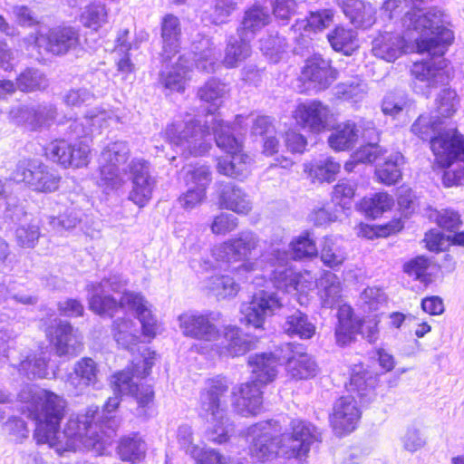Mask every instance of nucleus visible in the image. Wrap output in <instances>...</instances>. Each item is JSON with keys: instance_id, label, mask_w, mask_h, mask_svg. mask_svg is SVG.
<instances>
[{"instance_id": "1", "label": "nucleus", "mask_w": 464, "mask_h": 464, "mask_svg": "<svg viewBox=\"0 0 464 464\" xmlns=\"http://www.w3.org/2000/svg\"><path fill=\"white\" fill-rule=\"evenodd\" d=\"M21 413L34 422L33 437L38 445L48 444L65 451L88 450L104 455L117 436L118 427L110 419L95 420L92 415L71 416L61 430L67 414L66 400L50 390L32 393Z\"/></svg>"}, {"instance_id": "2", "label": "nucleus", "mask_w": 464, "mask_h": 464, "mask_svg": "<svg viewBox=\"0 0 464 464\" xmlns=\"http://www.w3.org/2000/svg\"><path fill=\"white\" fill-rule=\"evenodd\" d=\"M443 124L437 116L422 113L412 123L411 132L429 142L434 164L444 169L443 186L457 187L464 182V135L458 128L441 130Z\"/></svg>"}, {"instance_id": "3", "label": "nucleus", "mask_w": 464, "mask_h": 464, "mask_svg": "<svg viewBox=\"0 0 464 464\" xmlns=\"http://www.w3.org/2000/svg\"><path fill=\"white\" fill-rule=\"evenodd\" d=\"M371 379L363 363L353 366L347 386L350 393L337 398L328 415L329 426L335 436L345 437L358 429L362 416L361 404L368 401Z\"/></svg>"}, {"instance_id": "4", "label": "nucleus", "mask_w": 464, "mask_h": 464, "mask_svg": "<svg viewBox=\"0 0 464 464\" xmlns=\"http://www.w3.org/2000/svg\"><path fill=\"white\" fill-rule=\"evenodd\" d=\"M335 317L334 335L335 344L338 347L345 348L354 343L359 334L370 343H374L377 341L380 321L376 317L364 318L359 316L349 304H340Z\"/></svg>"}, {"instance_id": "5", "label": "nucleus", "mask_w": 464, "mask_h": 464, "mask_svg": "<svg viewBox=\"0 0 464 464\" xmlns=\"http://www.w3.org/2000/svg\"><path fill=\"white\" fill-rule=\"evenodd\" d=\"M149 355L140 362L116 372L113 374V386L118 392L127 389V393L131 396L137 407L142 413H146L154 403L155 392L153 386L148 383L134 382V379L140 380L150 375L154 364L155 353L148 351Z\"/></svg>"}, {"instance_id": "6", "label": "nucleus", "mask_w": 464, "mask_h": 464, "mask_svg": "<svg viewBox=\"0 0 464 464\" xmlns=\"http://www.w3.org/2000/svg\"><path fill=\"white\" fill-rule=\"evenodd\" d=\"M215 140L218 149L230 156V160L223 157L216 159L217 171L222 176L235 179H242L249 172L251 158L244 150L243 140L229 131V126L220 124L215 130Z\"/></svg>"}, {"instance_id": "7", "label": "nucleus", "mask_w": 464, "mask_h": 464, "mask_svg": "<svg viewBox=\"0 0 464 464\" xmlns=\"http://www.w3.org/2000/svg\"><path fill=\"white\" fill-rule=\"evenodd\" d=\"M419 6L410 7L411 10L405 14L409 21V27L420 33L430 32L432 36L417 38L416 51L420 54L427 53L443 56L454 41L453 32L445 26L435 27L428 14H424Z\"/></svg>"}, {"instance_id": "8", "label": "nucleus", "mask_w": 464, "mask_h": 464, "mask_svg": "<svg viewBox=\"0 0 464 464\" xmlns=\"http://www.w3.org/2000/svg\"><path fill=\"white\" fill-rule=\"evenodd\" d=\"M13 179L36 193L51 194L59 190L63 178L57 170L43 161L26 158L17 163Z\"/></svg>"}, {"instance_id": "9", "label": "nucleus", "mask_w": 464, "mask_h": 464, "mask_svg": "<svg viewBox=\"0 0 464 464\" xmlns=\"http://www.w3.org/2000/svg\"><path fill=\"white\" fill-rule=\"evenodd\" d=\"M90 143L82 138L70 141L65 138H55L42 147L43 156L62 169H82L91 161Z\"/></svg>"}, {"instance_id": "10", "label": "nucleus", "mask_w": 464, "mask_h": 464, "mask_svg": "<svg viewBox=\"0 0 464 464\" xmlns=\"http://www.w3.org/2000/svg\"><path fill=\"white\" fill-rule=\"evenodd\" d=\"M338 72L331 64V62L320 55H313L307 58L297 78L301 93H306L309 90L322 92L329 88L337 79Z\"/></svg>"}, {"instance_id": "11", "label": "nucleus", "mask_w": 464, "mask_h": 464, "mask_svg": "<svg viewBox=\"0 0 464 464\" xmlns=\"http://www.w3.org/2000/svg\"><path fill=\"white\" fill-rule=\"evenodd\" d=\"M32 37L38 53L45 52L55 56L64 55L80 45L79 32L71 25H58L45 34L36 33Z\"/></svg>"}, {"instance_id": "12", "label": "nucleus", "mask_w": 464, "mask_h": 464, "mask_svg": "<svg viewBox=\"0 0 464 464\" xmlns=\"http://www.w3.org/2000/svg\"><path fill=\"white\" fill-rule=\"evenodd\" d=\"M321 441V433L313 423L301 419H294L289 424L284 454L288 459H305L310 452L311 446Z\"/></svg>"}, {"instance_id": "13", "label": "nucleus", "mask_w": 464, "mask_h": 464, "mask_svg": "<svg viewBox=\"0 0 464 464\" xmlns=\"http://www.w3.org/2000/svg\"><path fill=\"white\" fill-rule=\"evenodd\" d=\"M77 332L70 322L59 321L48 325L44 329V335L57 357H75L84 349L82 339Z\"/></svg>"}, {"instance_id": "14", "label": "nucleus", "mask_w": 464, "mask_h": 464, "mask_svg": "<svg viewBox=\"0 0 464 464\" xmlns=\"http://www.w3.org/2000/svg\"><path fill=\"white\" fill-rule=\"evenodd\" d=\"M428 59L414 62L410 69V76L413 82H424L429 88L446 85L452 79V69L449 60L440 55H432Z\"/></svg>"}, {"instance_id": "15", "label": "nucleus", "mask_w": 464, "mask_h": 464, "mask_svg": "<svg viewBox=\"0 0 464 464\" xmlns=\"http://www.w3.org/2000/svg\"><path fill=\"white\" fill-rule=\"evenodd\" d=\"M282 364L290 381H305L315 377L317 365L305 352V347L297 343L281 344Z\"/></svg>"}, {"instance_id": "16", "label": "nucleus", "mask_w": 464, "mask_h": 464, "mask_svg": "<svg viewBox=\"0 0 464 464\" xmlns=\"http://www.w3.org/2000/svg\"><path fill=\"white\" fill-rule=\"evenodd\" d=\"M330 108L320 100L298 102L292 111V119L302 130L321 134L329 130Z\"/></svg>"}, {"instance_id": "17", "label": "nucleus", "mask_w": 464, "mask_h": 464, "mask_svg": "<svg viewBox=\"0 0 464 464\" xmlns=\"http://www.w3.org/2000/svg\"><path fill=\"white\" fill-rule=\"evenodd\" d=\"M282 307L276 294L261 290L255 293L245 310L246 321L255 327L263 326L266 317L271 316Z\"/></svg>"}, {"instance_id": "18", "label": "nucleus", "mask_w": 464, "mask_h": 464, "mask_svg": "<svg viewBox=\"0 0 464 464\" xmlns=\"http://www.w3.org/2000/svg\"><path fill=\"white\" fill-rule=\"evenodd\" d=\"M281 356V344L274 352L249 356L247 365L251 368L253 379L264 386L273 382L278 374L277 366L282 364Z\"/></svg>"}, {"instance_id": "19", "label": "nucleus", "mask_w": 464, "mask_h": 464, "mask_svg": "<svg viewBox=\"0 0 464 464\" xmlns=\"http://www.w3.org/2000/svg\"><path fill=\"white\" fill-rule=\"evenodd\" d=\"M132 175V189L129 199L139 208L145 207L152 197L153 180L149 175L148 165L145 160H133L130 166Z\"/></svg>"}, {"instance_id": "20", "label": "nucleus", "mask_w": 464, "mask_h": 464, "mask_svg": "<svg viewBox=\"0 0 464 464\" xmlns=\"http://www.w3.org/2000/svg\"><path fill=\"white\" fill-rule=\"evenodd\" d=\"M218 206L237 215L246 216L252 204L245 189L232 182H221L218 190Z\"/></svg>"}, {"instance_id": "21", "label": "nucleus", "mask_w": 464, "mask_h": 464, "mask_svg": "<svg viewBox=\"0 0 464 464\" xmlns=\"http://www.w3.org/2000/svg\"><path fill=\"white\" fill-rule=\"evenodd\" d=\"M263 387L254 379L240 384L232 392L234 404L246 414L257 415L263 405Z\"/></svg>"}, {"instance_id": "22", "label": "nucleus", "mask_w": 464, "mask_h": 464, "mask_svg": "<svg viewBox=\"0 0 464 464\" xmlns=\"http://www.w3.org/2000/svg\"><path fill=\"white\" fill-rule=\"evenodd\" d=\"M100 369L98 363L88 356L78 360L68 376V382L78 392L95 387L99 382Z\"/></svg>"}, {"instance_id": "23", "label": "nucleus", "mask_w": 464, "mask_h": 464, "mask_svg": "<svg viewBox=\"0 0 464 464\" xmlns=\"http://www.w3.org/2000/svg\"><path fill=\"white\" fill-rule=\"evenodd\" d=\"M350 23L359 29H368L376 22V10L362 0H336Z\"/></svg>"}, {"instance_id": "24", "label": "nucleus", "mask_w": 464, "mask_h": 464, "mask_svg": "<svg viewBox=\"0 0 464 464\" xmlns=\"http://www.w3.org/2000/svg\"><path fill=\"white\" fill-rule=\"evenodd\" d=\"M181 25L178 16L166 14L160 22V36L162 39V56L171 60L180 50Z\"/></svg>"}, {"instance_id": "25", "label": "nucleus", "mask_w": 464, "mask_h": 464, "mask_svg": "<svg viewBox=\"0 0 464 464\" xmlns=\"http://www.w3.org/2000/svg\"><path fill=\"white\" fill-rule=\"evenodd\" d=\"M406 47L407 44L403 36L386 32L374 38L372 53L380 59L392 63L405 53Z\"/></svg>"}, {"instance_id": "26", "label": "nucleus", "mask_w": 464, "mask_h": 464, "mask_svg": "<svg viewBox=\"0 0 464 464\" xmlns=\"http://www.w3.org/2000/svg\"><path fill=\"white\" fill-rule=\"evenodd\" d=\"M224 339V353L231 358L245 355L250 351L255 350L259 342L258 337L245 334L236 326L225 328Z\"/></svg>"}, {"instance_id": "27", "label": "nucleus", "mask_w": 464, "mask_h": 464, "mask_svg": "<svg viewBox=\"0 0 464 464\" xmlns=\"http://www.w3.org/2000/svg\"><path fill=\"white\" fill-rule=\"evenodd\" d=\"M341 171V164L333 157L313 160L304 165V172L312 183H332Z\"/></svg>"}, {"instance_id": "28", "label": "nucleus", "mask_w": 464, "mask_h": 464, "mask_svg": "<svg viewBox=\"0 0 464 464\" xmlns=\"http://www.w3.org/2000/svg\"><path fill=\"white\" fill-rule=\"evenodd\" d=\"M394 206L393 198L384 191L362 197L355 205L356 210L370 219L381 218Z\"/></svg>"}, {"instance_id": "29", "label": "nucleus", "mask_w": 464, "mask_h": 464, "mask_svg": "<svg viewBox=\"0 0 464 464\" xmlns=\"http://www.w3.org/2000/svg\"><path fill=\"white\" fill-rule=\"evenodd\" d=\"M225 256L234 261L247 259L258 246V239L252 233L240 234L221 244Z\"/></svg>"}, {"instance_id": "30", "label": "nucleus", "mask_w": 464, "mask_h": 464, "mask_svg": "<svg viewBox=\"0 0 464 464\" xmlns=\"http://www.w3.org/2000/svg\"><path fill=\"white\" fill-rule=\"evenodd\" d=\"M179 322L186 336L208 341L215 334V327L207 315L184 314L179 316Z\"/></svg>"}, {"instance_id": "31", "label": "nucleus", "mask_w": 464, "mask_h": 464, "mask_svg": "<svg viewBox=\"0 0 464 464\" xmlns=\"http://www.w3.org/2000/svg\"><path fill=\"white\" fill-rule=\"evenodd\" d=\"M404 227V224L400 218H392L384 224H368L359 222L356 227V235L360 238L374 240L385 238L400 233Z\"/></svg>"}, {"instance_id": "32", "label": "nucleus", "mask_w": 464, "mask_h": 464, "mask_svg": "<svg viewBox=\"0 0 464 464\" xmlns=\"http://www.w3.org/2000/svg\"><path fill=\"white\" fill-rule=\"evenodd\" d=\"M116 453L124 462L134 464L145 458V442L139 432H132L120 438Z\"/></svg>"}, {"instance_id": "33", "label": "nucleus", "mask_w": 464, "mask_h": 464, "mask_svg": "<svg viewBox=\"0 0 464 464\" xmlns=\"http://www.w3.org/2000/svg\"><path fill=\"white\" fill-rule=\"evenodd\" d=\"M358 140V129L354 122L350 121L342 122L334 127L329 135L328 145L334 151H345L352 149Z\"/></svg>"}, {"instance_id": "34", "label": "nucleus", "mask_w": 464, "mask_h": 464, "mask_svg": "<svg viewBox=\"0 0 464 464\" xmlns=\"http://www.w3.org/2000/svg\"><path fill=\"white\" fill-rule=\"evenodd\" d=\"M327 39L334 51L345 55L352 54L359 47L356 32L342 24L336 25L327 34Z\"/></svg>"}, {"instance_id": "35", "label": "nucleus", "mask_w": 464, "mask_h": 464, "mask_svg": "<svg viewBox=\"0 0 464 464\" xmlns=\"http://www.w3.org/2000/svg\"><path fill=\"white\" fill-rule=\"evenodd\" d=\"M79 20L84 28L98 32L109 21V9L102 2L92 1L84 6Z\"/></svg>"}, {"instance_id": "36", "label": "nucleus", "mask_w": 464, "mask_h": 464, "mask_svg": "<svg viewBox=\"0 0 464 464\" xmlns=\"http://www.w3.org/2000/svg\"><path fill=\"white\" fill-rule=\"evenodd\" d=\"M102 158L100 178L105 185H113L120 178V166L127 161V157L119 151L106 150Z\"/></svg>"}, {"instance_id": "37", "label": "nucleus", "mask_w": 464, "mask_h": 464, "mask_svg": "<svg viewBox=\"0 0 464 464\" xmlns=\"http://www.w3.org/2000/svg\"><path fill=\"white\" fill-rule=\"evenodd\" d=\"M206 288L218 299H227L236 296L240 285L228 274H215L208 277Z\"/></svg>"}, {"instance_id": "38", "label": "nucleus", "mask_w": 464, "mask_h": 464, "mask_svg": "<svg viewBox=\"0 0 464 464\" xmlns=\"http://www.w3.org/2000/svg\"><path fill=\"white\" fill-rule=\"evenodd\" d=\"M289 252L294 261L316 257L318 249L312 233L309 230H304L299 236L293 237L289 243Z\"/></svg>"}, {"instance_id": "39", "label": "nucleus", "mask_w": 464, "mask_h": 464, "mask_svg": "<svg viewBox=\"0 0 464 464\" xmlns=\"http://www.w3.org/2000/svg\"><path fill=\"white\" fill-rule=\"evenodd\" d=\"M320 259L325 266L337 269L343 265L347 255L337 239L326 236L323 238L321 245Z\"/></svg>"}, {"instance_id": "40", "label": "nucleus", "mask_w": 464, "mask_h": 464, "mask_svg": "<svg viewBox=\"0 0 464 464\" xmlns=\"http://www.w3.org/2000/svg\"><path fill=\"white\" fill-rule=\"evenodd\" d=\"M459 105L460 98L455 89H442L435 99L437 117L444 123L457 113Z\"/></svg>"}, {"instance_id": "41", "label": "nucleus", "mask_w": 464, "mask_h": 464, "mask_svg": "<svg viewBox=\"0 0 464 464\" xmlns=\"http://www.w3.org/2000/svg\"><path fill=\"white\" fill-rule=\"evenodd\" d=\"M430 265V257L425 255H419L404 262L401 269L409 277L420 281L427 287L434 281L432 275L428 273Z\"/></svg>"}, {"instance_id": "42", "label": "nucleus", "mask_w": 464, "mask_h": 464, "mask_svg": "<svg viewBox=\"0 0 464 464\" xmlns=\"http://www.w3.org/2000/svg\"><path fill=\"white\" fill-rule=\"evenodd\" d=\"M278 440L266 428L254 439L249 446V454L256 461H265L275 453Z\"/></svg>"}, {"instance_id": "43", "label": "nucleus", "mask_w": 464, "mask_h": 464, "mask_svg": "<svg viewBox=\"0 0 464 464\" xmlns=\"http://www.w3.org/2000/svg\"><path fill=\"white\" fill-rule=\"evenodd\" d=\"M225 93L224 84L216 79H210L198 88L197 96L202 102L213 107L208 111V113L214 114L221 107Z\"/></svg>"}, {"instance_id": "44", "label": "nucleus", "mask_w": 464, "mask_h": 464, "mask_svg": "<svg viewBox=\"0 0 464 464\" xmlns=\"http://www.w3.org/2000/svg\"><path fill=\"white\" fill-rule=\"evenodd\" d=\"M315 331L314 324L301 311H296L286 318L285 333L289 336L296 335L301 339H311L315 334Z\"/></svg>"}, {"instance_id": "45", "label": "nucleus", "mask_w": 464, "mask_h": 464, "mask_svg": "<svg viewBox=\"0 0 464 464\" xmlns=\"http://www.w3.org/2000/svg\"><path fill=\"white\" fill-rule=\"evenodd\" d=\"M135 324L129 318H119L111 326L112 335L115 341L124 347L136 344L138 336L135 334Z\"/></svg>"}, {"instance_id": "46", "label": "nucleus", "mask_w": 464, "mask_h": 464, "mask_svg": "<svg viewBox=\"0 0 464 464\" xmlns=\"http://www.w3.org/2000/svg\"><path fill=\"white\" fill-rule=\"evenodd\" d=\"M213 181L212 170L209 165H193L186 174V185L191 186L204 191H208V188Z\"/></svg>"}, {"instance_id": "47", "label": "nucleus", "mask_w": 464, "mask_h": 464, "mask_svg": "<svg viewBox=\"0 0 464 464\" xmlns=\"http://www.w3.org/2000/svg\"><path fill=\"white\" fill-rule=\"evenodd\" d=\"M334 11L332 9H320L310 12L303 20L304 30L306 32H322L334 22Z\"/></svg>"}, {"instance_id": "48", "label": "nucleus", "mask_w": 464, "mask_h": 464, "mask_svg": "<svg viewBox=\"0 0 464 464\" xmlns=\"http://www.w3.org/2000/svg\"><path fill=\"white\" fill-rule=\"evenodd\" d=\"M250 54L251 48L247 42L244 40L236 41L227 46L222 63L226 68H235Z\"/></svg>"}, {"instance_id": "49", "label": "nucleus", "mask_w": 464, "mask_h": 464, "mask_svg": "<svg viewBox=\"0 0 464 464\" xmlns=\"http://www.w3.org/2000/svg\"><path fill=\"white\" fill-rule=\"evenodd\" d=\"M228 391V383L225 378L217 377L210 380V385L206 392L207 396V411L213 416L218 414L220 410V397Z\"/></svg>"}, {"instance_id": "50", "label": "nucleus", "mask_w": 464, "mask_h": 464, "mask_svg": "<svg viewBox=\"0 0 464 464\" xmlns=\"http://www.w3.org/2000/svg\"><path fill=\"white\" fill-rule=\"evenodd\" d=\"M271 23V16L266 8L255 4L246 12L243 20L245 28L253 32L259 30Z\"/></svg>"}, {"instance_id": "51", "label": "nucleus", "mask_w": 464, "mask_h": 464, "mask_svg": "<svg viewBox=\"0 0 464 464\" xmlns=\"http://www.w3.org/2000/svg\"><path fill=\"white\" fill-rule=\"evenodd\" d=\"M375 177L377 180L385 185L391 186L397 183L401 179V171L396 159H386L376 169Z\"/></svg>"}, {"instance_id": "52", "label": "nucleus", "mask_w": 464, "mask_h": 464, "mask_svg": "<svg viewBox=\"0 0 464 464\" xmlns=\"http://www.w3.org/2000/svg\"><path fill=\"white\" fill-rule=\"evenodd\" d=\"M272 276L276 284L282 285L286 290H301L305 283L303 275L291 267H285L280 271L276 270L273 272Z\"/></svg>"}, {"instance_id": "53", "label": "nucleus", "mask_w": 464, "mask_h": 464, "mask_svg": "<svg viewBox=\"0 0 464 464\" xmlns=\"http://www.w3.org/2000/svg\"><path fill=\"white\" fill-rule=\"evenodd\" d=\"M355 192L356 188L354 185L344 180H340L333 188L331 200L342 209L349 208L355 197Z\"/></svg>"}, {"instance_id": "54", "label": "nucleus", "mask_w": 464, "mask_h": 464, "mask_svg": "<svg viewBox=\"0 0 464 464\" xmlns=\"http://www.w3.org/2000/svg\"><path fill=\"white\" fill-rule=\"evenodd\" d=\"M190 456L196 464H228V458L220 451L211 448L194 446Z\"/></svg>"}, {"instance_id": "55", "label": "nucleus", "mask_w": 464, "mask_h": 464, "mask_svg": "<svg viewBox=\"0 0 464 464\" xmlns=\"http://www.w3.org/2000/svg\"><path fill=\"white\" fill-rule=\"evenodd\" d=\"M89 308L99 315L113 316L118 312V301L105 295H93L89 301Z\"/></svg>"}, {"instance_id": "56", "label": "nucleus", "mask_w": 464, "mask_h": 464, "mask_svg": "<svg viewBox=\"0 0 464 464\" xmlns=\"http://www.w3.org/2000/svg\"><path fill=\"white\" fill-rule=\"evenodd\" d=\"M434 221L439 227L447 232H454L462 225L459 213L451 208L438 211Z\"/></svg>"}, {"instance_id": "57", "label": "nucleus", "mask_w": 464, "mask_h": 464, "mask_svg": "<svg viewBox=\"0 0 464 464\" xmlns=\"http://www.w3.org/2000/svg\"><path fill=\"white\" fill-rule=\"evenodd\" d=\"M238 227V220L228 213H219L211 223V232L217 236H226L235 231Z\"/></svg>"}, {"instance_id": "58", "label": "nucleus", "mask_w": 464, "mask_h": 464, "mask_svg": "<svg viewBox=\"0 0 464 464\" xmlns=\"http://www.w3.org/2000/svg\"><path fill=\"white\" fill-rule=\"evenodd\" d=\"M120 308H130L134 311L136 316L144 313L148 309L147 302L144 296L140 293L131 291H125L122 293L120 300L118 301V310Z\"/></svg>"}, {"instance_id": "59", "label": "nucleus", "mask_w": 464, "mask_h": 464, "mask_svg": "<svg viewBox=\"0 0 464 464\" xmlns=\"http://www.w3.org/2000/svg\"><path fill=\"white\" fill-rule=\"evenodd\" d=\"M282 139L286 150L292 154H302L306 150L307 140L296 130H286L283 133Z\"/></svg>"}, {"instance_id": "60", "label": "nucleus", "mask_w": 464, "mask_h": 464, "mask_svg": "<svg viewBox=\"0 0 464 464\" xmlns=\"http://www.w3.org/2000/svg\"><path fill=\"white\" fill-rule=\"evenodd\" d=\"M386 150L378 144L367 143L360 146L352 157L361 163H373L386 153Z\"/></svg>"}, {"instance_id": "61", "label": "nucleus", "mask_w": 464, "mask_h": 464, "mask_svg": "<svg viewBox=\"0 0 464 464\" xmlns=\"http://www.w3.org/2000/svg\"><path fill=\"white\" fill-rule=\"evenodd\" d=\"M270 5L275 18L283 24H287L295 14L296 2L295 0H270Z\"/></svg>"}, {"instance_id": "62", "label": "nucleus", "mask_w": 464, "mask_h": 464, "mask_svg": "<svg viewBox=\"0 0 464 464\" xmlns=\"http://www.w3.org/2000/svg\"><path fill=\"white\" fill-rule=\"evenodd\" d=\"M137 318L141 326L142 335L150 341L154 339L158 334L159 324L151 310L150 308L146 309Z\"/></svg>"}, {"instance_id": "63", "label": "nucleus", "mask_w": 464, "mask_h": 464, "mask_svg": "<svg viewBox=\"0 0 464 464\" xmlns=\"http://www.w3.org/2000/svg\"><path fill=\"white\" fill-rule=\"evenodd\" d=\"M446 240L447 237H445L442 232L438 231L435 228H431L424 234L422 243L425 249L430 252L439 254L445 249L444 243Z\"/></svg>"}, {"instance_id": "64", "label": "nucleus", "mask_w": 464, "mask_h": 464, "mask_svg": "<svg viewBox=\"0 0 464 464\" xmlns=\"http://www.w3.org/2000/svg\"><path fill=\"white\" fill-rule=\"evenodd\" d=\"M206 198L207 192L204 188L199 189L189 186L188 189L179 196V201L182 208L190 209L201 204Z\"/></svg>"}]
</instances>
